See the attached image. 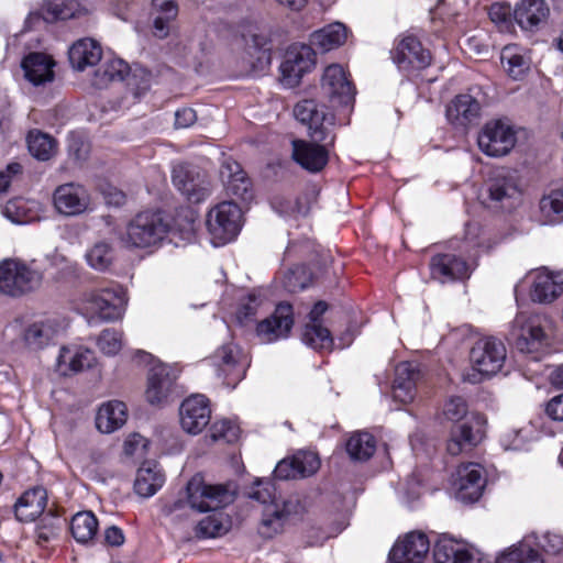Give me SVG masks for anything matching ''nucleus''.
Segmentation results:
<instances>
[{
    "instance_id": "obj_1",
    "label": "nucleus",
    "mask_w": 563,
    "mask_h": 563,
    "mask_svg": "<svg viewBox=\"0 0 563 563\" xmlns=\"http://www.w3.org/2000/svg\"><path fill=\"white\" fill-rule=\"evenodd\" d=\"M247 496L264 506L258 533L265 539H271L283 532L288 518L301 509L298 498L282 499L277 495L275 484L271 481L257 479Z\"/></svg>"
},
{
    "instance_id": "obj_2",
    "label": "nucleus",
    "mask_w": 563,
    "mask_h": 563,
    "mask_svg": "<svg viewBox=\"0 0 563 563\" xmlns=\"http://www.w3.org/2000/svg\"><path fill=\"white\" fill-rule=\"evenodd\" d=\"M506 357V346L500 340L494 336L479 339L470 352L473 373L465 374L464 379L476 384L484 376L497 374L503 368Z\"/></svg>"
},
{
    "instance_id": "obj_3",
    "label": "nucleus",
    "mask_w": 563,
    "mask_h": 563,
    "mask_svg": "<svg viewBox=\"0 0 563 563\" xmlns=\"http://www.w3.org/2000/svg\"><path fill=\"white\" fill-rule=\"evenodd\" d=\"M43 283V273L18 260L0 262V291L20 297L37 290Z\"/></svg>"
},
{
    "instance_id": "obj_4",
    "label": "nucleus",
    "mask_w": 563,
    "mask_h": 563,
    "mask_svg": "<svg viewBox=\"0 0 563 563\" xmlns=\"http://www.w3.org/2000/svg\"><path fill=\"white\" fill-rule=\"evenodd\" d=\"M187 500L191 509L197 511H216L234 501L235 486L232 484L210 485L200 474L188 482Z\"/></svg>"
},
{
    "instance_id": "obj_5",
    "label": "nucleus",
    "mask_w": 563,
    "mask_h": 563,
    "mask_svg": "<svg viewBox=\"0 0 563 563\" xmlns=\"http://www.w3.org/2000/svg\"><path fill=\"white\" fill-rule=\"evenodd\" d=\"M168 224L158 212H140L128 224L121 241L126 247H150L161 242Z\"/></svg>"
},
{
    "instance_id": "obj_6",
    "label": "nucleus",
    "mask_w": 563,
    "mask_h": 563,
    "mask_svg": "<svg viewBox=\"0 0 563 563\" xmlns=\"http://www.w3.org/2000/svg\"><path fill=\"white\" fill-rule=\"evenodd\" d=\"M294 114L298 121L308 125L311 140L333 145L335 141V117L327 108L319 109L314 100L306 99L294 108Z\"/></svg>"
},
{
    "instance_id": "obj_7",
    "label": "nucleus",
    "mask_w": 563,
    "mask_h": 563,
    "mask_svg": "<svg viewBox=\"0 0 563 563\" xmlns=\"http://www.w3.org/2000/svg\"><path fill=\"white\" fill-rule=\"evenodd\" d=\"M207 228L214 244L232 241L242 228V209L233 201H223L207 216Z\"/></svg>"
},
{
    "instance_id": "obj_8",
    "label": "nucleus",
    "mask_w": 563,
    "mask_h": 563,
    "mask_svg": "<svg viewBox=\"0 0 563 563\" xmlns=\"http://www.w3.org/2000/svg\"><path fill=\"white\" fill-rule=\"evenodd\" d=\"M490 207L503 211H512L520 206L522 192L514 175L507 169L494 173L487 183Z\"/></svg>"
},
{
    "instance_id": "obj_9",
    "label": "nucleus",
    "mask_w": 563,
    "mask_h": 563,
    "mask_svg": "<svg viewBox=\"0 0 563 563\" xmlns=\"http://www.w3.org/2000/svg\"><path fill=\"white\" fill-rule=\"evenodd\" d=\"M87 309L104 321H114L122 317L128 299L120 286L90 291L85 295Z\"/></svg>"
},
{
    "instance_id": "obj_10",
    "label": "nucleus",
    "mask_w": 563,
    "mask_h": 563,
    "mask_svg": "<svg viewBox=\"0 0 563 563\" xmlns=\"http://www.w3.org/2000/svg\"><path fill=\"white\" fill-rule=\"evenodd\" d=\"M173 184L189 202L199 203L211 192V183L208 176L199 168L178 164L173 168Z\"/></svg>"
},
{
    "instance_id": "obj_11",
    "label": "nucleus",
    "mask_w": 563,
    "mask_h": 563,
    "mask_svg": "<svg viewBox=\"0 0 563 563\" xmlns=\"http://www.w3.org/2000/svg\"><path fill=\"white\" fill-rule=\"evenodd\" d=\"M545 339L540 316H528L520 312L516 316L509 332V340L521 353H533L539 350Z\"/></svg>"
},
{
    "instance_id": "obj_12",
    "label": "nucleus",
    "mask_w": 563,
    "mask_h": 563,
    "mask_svg": "<svg viewBox=\"0 0 563 563\" xmlns=\"http://www.w3.org/2000/svg\"><path fill=\"white\" fill-rule=\"evenodd\" d=\"M212 363L218 376L232 388L244 378L249 366L247 357L232 343L219 347L212 356Z\"/></svg>"
},
{
    "instance_id": "obj_13",
    "label": "nucleus",
    "mask_w": 563,
    "mask_h": 563,
    "mask_svg": "<svg viewBox=\"0 0 563 563\" xmlns=\"http://www.w3.org/2000/svg\"><path fill=\"white\" fill-rule=\"evenodd\" d=\"M478 147L488 156L498 157L508 154L516 144L512 128L500 120L487 122L482 129Z\"/></svg>"
},
{
    "instance_id": "obj_14",
    "label": "nucleus",
    "mask_w": 563,
    "mask_h": 563,
    "mask_svg": "<svg viewBox=\"0 0 563 563\" xmlns=\"http://www.w3.org/2000/svg\"><path fill=\"white\" fill-rule=\"evenodd\" d=\"M314 64L316 53L310 45L289 47L280 65L283 84L289 88L298 86L302 76L309 73Z\"/></svg>"
},
{
    "instance_id": "obj_15",
    "label": "nucleus",
    "mask_w": 563,
    "mask_h": 563,
    "mask_svg": "<svg viewBox=\"0 0 563 563\" xmlns=\"http://www.w3.org/2000/svg\"><path fill=\"white\" fill-rule=\"evenodd\" d=\"M486 419L481 413H471L465 421L455 426L448 442V452L457 455L465 449L477 445L485 433Z\"/></svg>"
},
{
    "instance_id": "obj_16",
    "label": "nucleus",
    "mask_w": 563,
    "mask_h": 563,
    "mask_svg": "<svg viewBox=\"0 0 563 563\" xmlns=\"http://www.w3.org/2000/svg\"><path fill=\"white\" fill-rule=\"evenodd\" d=\"M177 369L167 364L154 365L147 375L146 400L154 406H162L168 401L175 389Z\"/></svg>"
},
{
    "instance_id": "obj_17",
    "label": "nucleus",
    "mask_w": 563,
    "mask_h": 563,
    "mask_svg": "<svg viewBox=\"0 0 563 563\" xmlns=\"http://www.w3.org/2000/svg\"><path fill=\"white\" fill-rule=\"evenodd\" d=\"M294 325V311L288 302H280L274 312L257 323L256 334L264 343H272L288 336Z\"/></svg>"
},
{
    "instance_id": "obj_18",
    "label": "nucleus",
    "mask_w": 563,
    "mask_h": 563,
    "mask_svg": "<svg viewBox=\"0 0 563 563\" xmlns=\"http://www.w3.org/2000/svg\"><path fill=\"white\" fill-rule=\"evenodd\" d=\"M391 58L400 70L407 73L423 69L431 62L430 52L412 35L405 36L398 42L391 51Z\"/></svg>"
},
{
    "instance_id": "obj_19",
    "label": "nucleus",
    "mask_w": 563,
    "mask_h": 563,
    "mask_svg": "<svg viewBox=\"0 0 563 563\" xmlns=\"http://www.w3.org/2000/svg\"><path fill=\"white\" fill-rule=\"evenodd\" d=\"M321 88L330 101L349 106L354 100L355 89L341 65L333 64L324 69Z\"/></svg>"
},
{
    "instance_id": "obj_20",
    "label": "nucleus",
    "mask_w": 563,
    "mask_h": 563,
    "mask_svg": "<svg viewBox=\"0 0 563 563\" xmlns=\"http://www.w3.org/2000/svg\"><path fill=\"white\" fill-rule=\"evenodd\" d=\"M430 542L423 532L412 531L398 540L389 553V563H423Z\"/></svg>"
},
{
    "instance_id": "obj_21",
    "label": "nucleus",
    "mask_w": 563,
    "mask_h": 563,
    "mask_svg": "<svg viewBox=\"0 0 563 563\" xmlns=\"http://www.w3.org/2000/svg\"><path fill=\"white\" fill-rule=\"evenodd\" d=\"M180 426L187 433L198 434L210 422L211 410L203 395L186 398L179 408Z\"/></svg>"
},
{
    "instance_id": "obj_22",
    "label": "nucleus",
    "mask_w": 563,
    "mask_h": 563,
    "mask_svg": "<svg viewBox=\"0 0 563 563\" xmlns=\"http://www.w3.org/2000/svg\"><path fill=\"white\" fill-rule=\"evenodd\" d=\"M329 142V140L327 141ZM332 146L324 142H314L311 140L292 141V157L305 169L311 173H318L324 168L329 161V147Z\"/></svg>"
},
{
    "instance_id": "obj_23",
    "label": "nucleus",
    "mask_w": 563,
    "mask_h": 563,
    "mask_svg": "<svg viewBox=\"0 0 563 563\" xmlns=\"http://www.w3.org/2000/svg\"><path fill=\"white\" fill-rule=\"evenodd\" d=\"M456 476V498L463 503L477 501L485 486L483 467L477 463H467L457 468Z\"/></svg>"
},
{
    "instance_id": "obj_24",
    "label": "nucleus",
    "mask_w": 563,
    "mask_h": 563,
    "mask_svg": "<svg viewBox=\"0 0 563 563\" xmlns=\"http://www.w3.org/2000/svg\"><path fill=\"white\" fill-rule=\"evenodd\" d=\"M220 178L228 195L241 199L244 202L252 200L253 190L251 180L236 161L232 158L223 159L220 167Z\"/></svg>"
},
{
    "instance_id": "obj_25",
    "label": "nucleus",
    "mask_w": 563,
    "mask_h": 563,
    "mask_svg": "<svg viewBox=\"0 0 563 563\" xmlns=\"http://www.w3.org/2000/svg\"><path fill=\"white\" fill-rule=\"evenodd\" d=\"M53 198L56 210L65 216L80 214L89 207L87 190L81 185L74 183L58 186Z\"/></svg>"
},
{
    "instance_id": "obj_26",
    "label": "nucleus",
    "mask_w": 563,
    "mask_h": 563,
    "mask_svg": "<svg viewBox=\"0 0 563 563\" xmlns=\"http://www.w3.org/2000/svg\"><path fill=\"white\" fill-rule=\"evenodd\" d=\"M431 275L441 283L463 280L471 276L472 267L455 254H438L430 262Z\"/></svg>"
},
{
    "instance_id": "obj_27",
    "label": "nucleus",
    "mask_w": 563,
    "mask_h": 563,
    "mask_svg": "<svg viewBox=\"0 0 563 563\" xmlns=\"http://www.w3.org/2000/svg\"><path fill=\"white\" fill-rule=\"evenodd\" d=\"M563 294V275L540 269L536 273L531 299L540 303H550Z\"/></svg>"
},
{
    "instance_id": "obj_28",
    "label": "nucleus",
    "mask_w": 563,
    "mask_h": 563,
    "mask_svg": "<svg viewBox=\"0 0 563 563\" xmlns=\"http://www.w3.org/2000/svg\"><path fill=\"white\" fill-rule=\"evenodd\" d=\"M550 14V9L544 0H521L515 8L512 15L518 25L533 32L544 23Z\"/></svg>"
},
{
    "instance_id": "obj_29",
    "label": "nucleus",
    "mask_w": 563,
    "mask_h": 563,
    "mask_svg": "<svg viewBox=\"0 0 563 563\" xmlns=\"http://www.w3.org/2000/svg\"><path fill=\"white\" fill-rule=\"evenodd\" d=\"M419 378L420 372L417 365L409 362L398 364L395 369L393 398L401 404L412 401L416 395V384Z\"/></svg>"
},
{
    "instance_id": "obj_30",
    "label": "nucleus",
    "mask_w": 563,
    "mask_h": 563,
    "mask_svg": "<svg viewBox=\"0 0 563 563\" xmlns=\"http://www.w3.org/2000/svg\"><path fill=\"white\" fill-rule=\"evenodd\" d=\"M481 103L468 93L459 95L446 108L449 121L456 126H466L481 117Z\"/></svg>"
},
{
    "instance_id": "obj_31",
    "label": "nucleus",
    "mask_w": 563,
    "mask_h": 563,
    "mask_svg": "<svg viewBox=\"0 0 563 563\" xmlns=\"http://www.w3.org/2000/svg\"><path fill=\"white\" fill-rule=\"evenodd\" d=\"M55 63L48 55L44 53H30L21 63L25 78L34 86L51 82L54 79Z\"/></svg>"
},
{
    "instance_id": "obj_32",
    "label": "nucleus",
    "mask_w": 563,
    "mask_h": 563,
    "mask_svg": "<svg viewBox=\"0 0 563 563\" xmlns=\"http://www.w3.org/2000/svg\"><path fill=\"white\" fill-rule=\"evenodd\" d=\"M101 57L102 48L92 38H80L68 51L69 63L78 71L96 66L101 60Z\"/></svg>"
},
{
    "instance_id": "obj_33",
    "label": "nucleus",
    "mask_w": 563,
    "mask_h": 563,
    "mask_svg": "<svg viewBox=\"0 0 563 563\" xmlns=\"http://www.w3.org/2000/svg\"><path fill=\"white\" fill-rule=\"evenodd\" d=\"M47 505V493L43 487L26 490L15 503L14 512L20 521H33L41 516Z\"/></svg>"
},
{
    "instance_id": "obj_34",
    "label": "nucleus",
    "mask_w": 563,
    "mask_h": 563,
    "mask_svg": "<svg viewBox=\"0 0 563 563\" xmlns=\"http://www.w3.org/2000/svg\"><path fill=\"white\" fill-rule=\"evenodd\" d=\"M62 331L56 319H45L33 322L24 330V341L33 350H40L54 342Z\"/></svg>"
},
{
    "instance_id": "obj_35",
    "label": "nucleus",
    "mask_w": 563,
    "mask_h": 563,
    "mask_svg": "<svg viewBox=\"0 0 563 563\" xmlns=\"http://www.w3.org/2000/svg\"><path fill=\"white\" fill-rule=\"evenodd\" d=\"M433 558L435 563H471L474 553L465 543L442 537L434 544Z\"/></svg>"
},
{
    "instance_id": "obj_36",
    "label": "nucleus",
    "mask_w": 563,
    "mask_h": 563,
    "mask_svg": "<svg viewBox=\"0 0 563 563\" xmlns=\"http://www.w3.org/2000/svg\"><path fill=\"white\" fill-rule=\"evenodd\" d=\"M86 13L87 8L81 0H45L41 9L44 21L48 23L78 18Z\"/></svg>"
},
{
    "instance_id": "obj_37",
    "label": "nucleus",
    "mask_w": 563,
    "mask_h": 563,
    "mask_svg": "<svg viewBox=\"0 0 563 563\" xmlns=\"http://www.w3.org/2000/svg\"><path fill=\"white\" fill-rule=\"evenodd\" d=\"M96 361L95 353L88 349L75 350L62 347L58 356V369L64 375L77 374L90 368Z\"/></svg>"
},
{
    "instance_id": "obj_38",
    "label": "nucleus",
    "mask_w": 563,
    "mask_h": 563,
    "mask_svg": "<svg viewBox=\"0 0 563 563\" xmlns=\"http://www.w3.org/2000/svg\"><path fill=\"white\" fill-rule=\"evenodd\" d=\"M128 419L126 406L119 400L103 404L97 413L96 426L103 433H111L121 428Z\"/></svg>"
},
{
    "instance_id": "obj_39",
    "label": "nucleus",
    "mask_w": 563,
    "mask_h": 563,
    "mask_svg": "<svg viewBox=\"0 0 563 563\" xmlns=\"http://www.w3.org/2000/svg\"><path fill=\"white\" fill-rule=\"evenodd\" d=\"M347 40V29L341 22H334L314 31L310 36L311 45L322 53L343 45Z\"/></svg>"
},
{
    "instance_id": "obj_40",
    "label": "nucleus",
    "mask_w": 563,
    "mask_h": 563,
    "mask_svg": "<svg viewBox=\"0 0 563 563\" xmlns=\"http://www.w3.org/2000/svg\"><path fill=\"white\" fill-rule=\"evenodd\" d=\"M152 7L154 35L164 38L178 14L177 3L174 0H152Z\"/></svg>"
},
{
    "instance_id": "obj_41",
    "label": "nucleus",
    "mask_w": 563,
    "mask_h": 563,
    "mask_svg": "<svg viewBox=\"0 0 563 563\" xmlns=\"http://www.w3.org/2000/svg\"><path fill=\"white\" fill-rule=\"evenodd\" d=\"M163 483L164 475L157 466L145 463L137 470L134 490L139 496L148 498L162 487Z\"/></svg>"
},
{
    "instance_id": "obj_42",
    "label": "nucleus",
    "mask_w": 563,
    "mask_h": 563,
    "mask_svg": "<svg viewBox=\"0 0 563 563\" xmlns=\"http://www.w3.org/2000/svg\"><path fill=\"white\" fill-rule=\"evenodd\" d=\"M129 74V66L122 59L104 62L95 71L92 85L97 88H106L110 82L122 81Z\"/></svg>"
},
{
    "instance_id": "obj_43",
    "label": "nucleus",
    "mask_w": 563,
    "mask_h": 563,
    "mask_svg": "<svg viewBox=\"0 0 563 563\" xmlns=\"http://www.w3.org/2000/svg\"><path fill=\"white\" fill-rule=\"evenodd\" d=\"M540 211L545 223L563 219V180L540 200Z\"/></svg>"
},
{
    "instance_id": "obj_44",
    "label": "nucleus",
    "mask_w": 563,
    "mask_h": 563,
    "mask_svg": "<svg viewBox=\"0 0 563 563\" xmlns=\"http://www.w3.org/2000/svg\"><path fill=\"white\" fill-rule=\"evenodd\" d=\"M85 257L92 269L106 272L114 262V249L109 242L98 241L87 250Z\"/></svg>"
},
{
    "instance_id": "obj_45",
    "label": "nucleus",
    "mask_w": 563,
    "mask_h": 563,
    "mask_svg": "<svg viewBox=\"0 0 563 563\" xmlns=\"http://www.w3.org/2000/svg\"><path fill=\"white\" fill-rule=\"evenodd\" d=\"M376 450L374 437L368 432H355L346 442V452L354 461L368 460Z\"/></svg>"
},
{
    "instance_id": "obj_46",
    "label": "nucleus",
    "mask_w": 563,
    "mask_h": 563,
    "mask_svg": "<svg viewBox=\"0 0 563 563\" xmlns=\"http://www.w3.org/2000/svg\"><path fill=\"white\" fill-rule=\"evenodd\" d=\"M98 520L91 511L77 512L70 522L73 537L80 543H87L97 533Z\"/></svg>"
},
{
    "instance_id": "obj_47",
    "label": "nucleus",
    "mask_w": 563,
    "mask_h": 563,
    "mask_svg": "<svg viewBox=\"0 0 563 563\" xmlns=\"http://www.w3.org/2000/svg\"><path fill=\"white\" fill-rule=\"evenodd\" d=\"M26 141L30 154L40 161H48L56 152V141L41 131H30Z\"/></svg>"
},
{
    "instance_id": "obj_48",
    "label": "nucleus",
    "mask_w": 563,
    "mask_h": 563,
    "mask_svg": "<svg viewBox=\"0 0 563 563\" xmlns=\"http://www.w3.org/2000/svg\"><path fill=\"white\" fill-rule=\"evenodd\" d=\"M302 341L308 346L319 351H330L333 345L330 331L320 323H308L302 332Z\"/></svg>"
},
{
    "instance_id": "obj_49",
    "label": "nucleus",
    "mask_w": 563,
    "mask_h": 563,
    "mask_svg": "<svg viewBox=\"0 0 563 563\" xmlns=\"http://www.w3.org/2000/svg\"><path fill=\"white\" fill-rule=\"evenodd\" d=\"M59 518L52 512H48L41 518L35 530V541L38 545L43 547L57 539L59 533Z\"/></svg>"
},
{
    "instance_id": "obj_50",
    "label": "nucleus",
    "mask_w": 563,
    "mask_h": 563,
    "mask_svg": "<svg viewBox=\"0 0 563 563\" xmlns=\"http://www.w3.org/2000/svg\"><path fill=\"white\" fill-rule=\"evenodd\" d=\"M497 563H543L539 553L528 544H519L503 553Z\"/></svg>"
},
{
    "instance_id": "obj_51",
    "label": "nucleus",
    "mask_w": 563,
    "mask_h": 563,
    "mask_svg": "<svg viewBox=\"0 0 563 563\" xmlns=\"http://www.w3.org/2000/svg\"><path fill=\"white\" fill-rule=\"evenodd\" d=\"M272 205L278 213L286 216H306L309 211L306 197H275Z\"/></svg>"
},
{
    "instance_id": "obj_52",
    "label": "nucleus",
    "mask_w": 563,
    "mask_h": 563,
    "mask_svg": "<svg viewBox=\"0 0 563 563\" xmlns=\"http://www.w3.org/2000/svg\"><path fill=\"white\" fill-rule=\"evenodd\" d=\"M228 530L222 514L213 512L200 520L196 527V536L199 538H217Z\"/></svg>"
},
{
    "instance_id": "obj_53",
    "label": "nucleus",
    "mask_w": 563,
    "mask_h": 563,
    "mask_svg": "<svg viewBox=\"0 0 563 563\" xmlns=\"http://www.w3.org/2000/svg\"><path fill=\"white\" fill-rule=\"evenodd\" d=\"M99 349L107 355L117 354L122 347V334L112 329H106L98 338Z\"/></svg>"
},
{
    "instance_id": "obj_54",
    "label": "nucleus",
    "mask_w": 563,
    "mask_h": 563,
    "mask_svg": "<svg viewBox=\"0 0 563 563\" xmlns=\"http://www.w3.org/2000/svg\"><path fill=\"white\" fill-rule=\"evenodd\" d=\"M294 459L298 468L299 477H306L314 474L320 466V460L313 452H298L294 455Z\"/></svg>"
},
{
    "instance_id": "obj_55",
    "label": "nucleus",
    "mask_w": 563,
    "mask_h": 563,
    "mask_svg": "<svg viewBox=\"0 0 563 563\" xmlns=\"http://www.w3.org/2000/svg\"><path fill=\"white\" fill-rule=\"evenodd\" d=\"M239 428L229 420H222L213 423L211 427V438L214 441L224 440L225 442H234L239 438Z\"/></svg>"
},
{
    "instance_id": "obj_56",
    "label": "nucleus",
    "mask_w": 563,
    "mask_h": 563,
    "mask_svg": "<svg viewBox=\"0 0 563 563\" xmlns=\"http://www.w3.org/2000/svg\"><path fill=\"white\" fill-rule=\"evenodd\" d=\"M501 62L503 64H507L506 69L515 79L522 77L529 68L528 63L521 55L510 53L509 51L503 53Z\"/></svg>"
},
{
    "instance_id": "obj_57",
    "label": "nucleus",
    "mask_w": 563,
    "mask_h": 563,
    "mask_svg": "<svg viewBox=\"0 0 563 563\" xmlns=\"http://www.w3.org/2000/svg\"><path fill=\"white\" fill-rule=\"evenodd\" d=\"M443 415L448 420L460 421L467 415V404L462 397L450 398L443 408Z\"/></svg>"
},
{
    "instance_id": "obj_58",
    "label": "nucleus",
    "mask_w": 563,
    "mask_h": 563,
    "mask_svg": "<svg viewBox=\"0 0 563 563\" xmlns=\"http://www.w3.org/2000/svg\"><path fill=\"white\" fill-rule=\"evenodd\" d=\"M539 545L548 554L563 556V536L559 533L545 532L539 541Z\"/></svg>"
},
{
    "instance_id": "obj_59",
    "label": "nucleus",
    "mask_w": 563,
    "mask_h": 563,
    "mask_svg": "<svg viewBox=\"0 0 563 563\" xmlns=\"http://www.w3.org/2000/svg\"><path fill=\"white\" fill-rule=\"evenodd\" d=\"M488 15L492 22L498 25L500 30H507L511 16V9L507 4L494 3L489 8Z\"/></svg>"
},
{
    "instance_id": "obj_60",
    "label": "nucleus",
    "mask_w": 563,
    "mask_h": 563,
    "mask_svg": "<svg viewBox=\"0 0 563 563\" xmlns=\"http://www.w3.org/2000/svg\"><path fill=\"white\" fill-rule=\"evenodd\" d=\"M274 476L277 479L287 481L299 477L298 468L295 464L294 456L282 460L274 470Z\"/></svg>"
},
{
    "instance_id": "obj_61",
    "label": "nucleus",
    "mask_w": 563,
    "mask_h": 563,
    "mask_svg": "<svg viewBox=\"0 0 563 563\" xmlns=\"http://www.w3.org/2000/svg\"><path fill=\"white\" fill-rule=\"evenodd\" d=\"M100 191L109 206L120 207L125 203V194L111 184L100 185Z\"/></svg>"
},
{
    "instance_id": "obj_62",
    "label": "nucleus",
    "mask_w": 563,
    "mask_h": 563,
    "mask_svg": "<svg viewBox=\"0 0 563 563\" xmlns=\"http://www.w3.org/2000/svg\"><path fill=\"white\" fill-rule=\"evenodd\" d=\"M197 120L196 111L191 108H181L175 112V128L186 129Z\"/></svg>"
},
{
    "instance_id": "obj_63",
    "label": "nucleus",
    "mask_w": 563,
    "mask_h": 563,
    "mask_svg": "<svg viewBox=\"0 0 563 563\" xmlns=\"http://www.w3.org/2000/svg\"><path fill=\"white\" fill-rule=\"evenodd\" d=\"M545 412L551 419L563 422V394L549 400Z\"/></svg>"
},
{
    "instance_id": "obj_64",
    "label": "nucleus",
    "mask_w": 563,
    "mask_h": 563,
    "mask_svg": "<svg viewBox=\"0 0 563 563\" xmlns=\"http://www.w3.org/2000/svg\"><path fill=\"white\" fill-rule=\"evenodd\" d=\"M22 166L19 163H12L4 170L0 172V195L5 192L11 184L12 175L21 173Z\"/></svg>"
}]
</instances>
